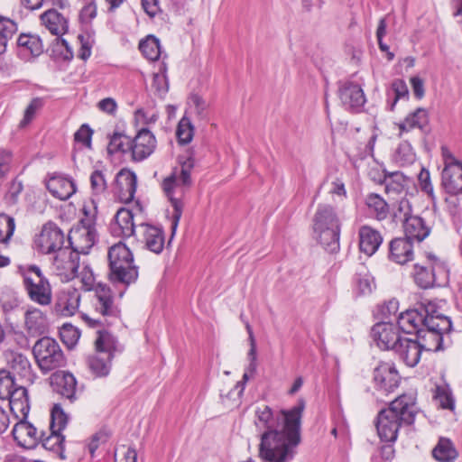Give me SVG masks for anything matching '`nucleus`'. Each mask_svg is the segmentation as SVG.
I'll use <instances>...</instances> for the list:
<instances>
[{"mask_svg":"<svg viewBox=\"0 0 462 462\" xmlns=\"http://www.w3.org/2000/svg\"><path fill=\"white\" fill-rule=\"evenodd\" d=\"M305 402L298 400L288 410L273 414L270 407L262 405L255 411V425L263 430L259 444V457L263 462H291L300 442V427Z\"/></svg>","mask_w":462,"mask_h":462,"instance_id":"1","label":"nucleus"},{"mask_svg":"<svg viewBox=\"0 0 462 462\" xmlns=\"http://www.w3.org/2000/svg\"><path fill=\"white\" fill-rule=\"evenodd\" d=\"M417 413L413 394H402L393 400L387 409L382 410L377 416L376 430L383 441H394L402 425L414 422Z\"/></svg>","mask_w":462,"mask_h":462,"instance_id":"2","label":"nucleus"},{"mask_svg":"<svg viewBox=\"0 0 462 462\" xmlns=\"http://www.w3.org/2000/svg\"><path fill=\"white\" fill-rule=\"evenodd\" d=\"M194 167L192 158H187L181 162L180 170L175 169L171 174L166 177L162 188L173 208L171 232L174 235L182 214V198L191 185L190 172Z\"/></svg>","mask_w":462,"mask_h":462,"instance_id":"3","label":"nucleus"},{"mask_svg":"<svg viewBox=\"0 0 462 462\" xmlns=\"http://www.w3.org/2000/svg\"><path fill=\"white\" fill-rule=\"evenodd\" d=\"M423 310L430 317L426 319L425 327L417 335V342L424 350L439 351L441 349L443 334L451 330V320L439 313L437 304L433 301L424 303Z\"/></svg>","mask_w":462,"mask_h":462,"instance_id":"4","label":"nucleus"},{"mask_svg":"<svg viewBox=\"0 0 462 462\" xmlns=\"http://www.w3.org/2000/svg\"><path fill=\"white\" fill-rule=\"evenodd\" d=\"M316 238L325 250L334 253L339 248L340 221L335 208L319 205L313 219Z\"/></svg>","mask_w":462,"mask_h":462,"instance_id":"5","label":"nucleus"},{"mask_svg":"<svg viewBox=\"0 0 462 462\" xmlns=\"http://www.w3.org/2000/svg\"><path fill=\"white\" fill-rule=\"evenodd\" d=\"M108 261L112 282L130 284L138 277L137 267L134 263V256L125 244L119 242L108 250Z\"/></svg>","mask_w":462,"mask_h":462,"instance_id":"6","label":"nucleus"},{"mask_svg":"<svg viewBox=\"0 0 462 462\" xmlns=\"http://www.w3.org/2000/svg\"><path fill=\"white\" fill-rule=\"evenodd\" d=\"M413 279L415 283L422 288L441 286L448 281V269L444 262L432 254H427L422 263L414 264Z\"/></svg>","mask_w":462,"mask_h":462,"instance_id":"7","label":"nucleus"},{"mask_svg":"<svg viewBox=\"0 0 462 462\" xmlns=\"http://www.w3.org/2000/svg\"><path fill=\"white\" fill-rule=\"evenodd\" d=\"M32 353L43 373L60 367L64 364L63 352L53 338L44 337L39 339L33 346Z\"/></svg>","mask_w":462,"mask_h":462,"instance_id":"8","label":"nucleus"},{"mask_svg":"<svg viewBox=\"0 0 462 462\" xmlns=\"http://www.w3.org/2000/svg\"><path fill=\"white\" fill-rule=\"evenodd\" d=\"M23 283L29 298L42 306L51 302L52 293L49 281L36 265H30L23 274Z\"/></svg>","mask_w":462,"mask_h":462,"instance_id":"9","label":"nucleus"},{"mask_svg":"<svg viewBox=\"0 0 462 462\" xmlns=\"http://www.w3.org/2000/svg\"><path fill=\"white\" fill-rule=\"evenodd\" d=\"M92 305L95 311L101 315V319L92 318L85 313L82 314V319L91 327L105 322L111 323L107 319H116L118 317L119 310L114 303L110 289L106 285L99 284L97 287Z\"/></svg>","mask_w":462,"mask_h":462,"instance_id":"10","label":"nucleus"},{"mask_svg":"<svg viewBox=\"0 0 462 462\" xmlns=\"http://www.w3.org/2000/svg\"><path fill=\"white\" fill-rule=\"evenodd\" d=\"M444 168L441 172V185L451 195L462 194V162L451 151L441 147Z\"/></svg>","mask_w":462,"mask_h":462,"instance_id":"11","label":"nucleus"},{"mask_svg":"<svg viewBox=\"0 0 462 462\" xmlns=\"http://www.w3.org/2000/svg\"><path fill=\"white\" fill-rule=\"evenodd\" d=\"M79 263V255L70 248L65 247L55 255L51 270L61 282H69L75 278Z\"/></svg>","mask_w":462,"mask_h":462,"instance_id":"12","label":"nucleus"},{"mask_svg":"<svg viewBox=\"0 0 462 462\" xmlns=\"http://www.w3.org/2000/svg\"><path fill=\"white\" fill-rule=\"evenodd\" d=\"M63 243L64 234L53 223L45 224L34 240L35 247L42 254L59 253L64 248Z\"/></svg>","mask_w":462,"mask_h":462,"instance_id":"13","label":"nucleus"},{"mask_svg":"<svg viewBox=\"0 0 462 462\" xmlns=\"http://www.w3.org/2000/svg\"><path fill=\"white\" fill-rule=\"evenodd\" d=\"M400 381L401 377L393 364L381 363L374 368V387L382 394L393 393L399 386Z\"/></svg>","mask_w":462,"mask_h":462,"instance_id":"14","label":"nucleus"},{"mask_svg":"<svg viewBox=\"0 0 462 462\" xmlns=\"http://www.w3.org/2000/svg\"><path fill=\"white\" fill-rule=\"evenodd\" d=\"M371 337L376 342V345L384 350H393L402 339L399 333V328L392 320L382 321L374 325Z\"/></svg>","mask_w":462,"mask_h":462,"instance_id":"15","label":"nucleus"},{"mask_svg":"<svg viewBox=\"0 0 462 462\" xmlns=\"http://www.w3.org/2000/svg\"><path fill=\"white\" fill-rule=\"evenodd\" d=\"M430 301V300H423L420 302L419 309L408 310L399 314L396 318L397 325L399 329L403 333L417 335L426 325V319L430 317L428 313L423 310L424 303Z\"/></svg>","mask_w":462,"mask_h":462,"instance_id":"16","label":"nucleus"},{"mask_svg":"<svg viewBox=\"0 0 462 462\" xmlns=\"http://www.w3.org/2000/svg\"><path fill=\"white\" fill-rule=\"evenodd\" d=\"M137 239L152 253L160 254L164 247V234L162 228L150 225L139 224L135 233Z\"/></svg>","mask_w":462,"mask_h":462,"instance_id":"17","label":"nucleus"},{"mask_svg":"<svg viewBox=\"0 0 462 462\" xmlns=\"http://www.w3.org/2000/svg\"><path fill=\"white\" fill-rule=\"evenodd\" d=\"M81 300L80 292L75 288H68L60 291L54 304V312L64 318L75 315L79 308Z\"/></svg>","mask_w":462,"mask_h":462,"instance_id":"18","label":"nucleus"},{"mask_svg":"<svg viewBox=\"0 0 462 462\" xmlns=\"http://www.w3.org/2000/svg\"><path fill=\"white\" fill-rule=\"evenodd\" d=\"M156 147L154 135L147 129L138 131L134 139H131V156L134 161L141 162L149 157Z\"/></svg>","mask_w":462,"mask_h":462,"instance_id":"19","label":"nucleus"},{"mask_svg":"<svg viewBox=\"0 0 462 462\" xmlns=\"http://www.w3.org/2000/svg\"><path fill=\"white\" fill-rule=\"evenodd\" d=\"M137 177L130 170H121L116 178L115 192L120 201L129 203L133 200L136 191Z\"/></svg>","mask_w":462,"mask_h":462,"instance_id":"20","label":"nucleus"},{"mask_svg":"<svg viewBox=\"0 0 462 462\" xmlns=\"http://www.w3.org/2000/svg\"><path fill=\"white\" fill-rule=\"evenodd\" d=\"M4 357L13 373L30 383L33 382L35 376L26 356L13 349H7L4 352Z\"/></svg>","mask_w":462,"mask_h":462,"instance_id":"21","label":"nucleus"},{"mask_svg":"<svg viewBox=\"0 0 462 462\" xmlns=\"http://www.w3.org/2000/svg\"><path fill=\"white\" fill-rule=\"evenodd\" d=\"M12 433L17 444L24 448H33L40 440L36 428L27 419L18 420Z\"/></svg>","mask_w":462,"mask_h":462,"instance_id":"22","label":"nucleus"},{"mask_svg":"<svg viewBox=\"0 0 462 462\" xmlns=\"http://www.w3.org/2000/svg\"><path fill=\"white\" fill-rule=\"evenodd\" d=\"M422 350L420 344L417 340L407 337H402L393 349L400 359L410 367H414L418 365Z\"/></svg>","mask_w":462,"mask_h":462,"instance_id":"23","label":"nucleus"},{"mask_svg":"<svg viewBox=\"0 0 462 462\" xmlns=\"http://www.w3.org/2000/svg\"><path fill=\"white\" fill-rule=\"evenodd\" d=\"M69 241L72 251L79 254H88L95 244V232L86 226L71 229L69 234Z\"/></svg>","mask_w":462,"mask_h":462,"instance_id":"24","label":"nucleus"},{"mask_svg":"<svg viewBox=\"0 0 462 462\" xmlns=\"http://www.w3.org/2000/svg\"><path fill=\"white\" fill-rule=\"evenodd\" d=\"M137 225L134 222L133 212L126 208L117 210L114 222L111 224V232L114 236L130 237L135 236Z\"/></svg>","mask_w":462,"mask_h":462,"instance_id":"25","label":"nucleus"},{"mask_svg":"<svg viewBox=\"0 0 462 462\" xmlns=\"http://www.w3.org/2000/svg\"><path fill=\"white\" fill-rule=\"evenodd\" d=\"M338 96L343 106L347 109L359 110L366 101L361 87L351 82L340 87Z\"/></svg>","mask_w":462,"mask_h":462,"instance_id":"26","label":"nucleus"},{"mask_svg":"<svg viewBox=\"0 0 462 462\" xmlns=\"http://www.w3.org/2000/svg\"><path fill=\"white\" fill-rule=\"evenodd\" d=\"M412 242L404 237L394 238L389 245V259L398 264H405L413 260Z\"/></svg>","mask_w":462,"mask_h":462,"instance_id":"27","label":"nucleus"},{"mask_svg":"<svg viewBox=\"0 0 462 462\" xmlns=\"http://www.w3.org/2000/svg\"><path fill=\"white\" fill-rule=\"evenodd\" d=\"M46 188L54 198L60 200L69 199L76 192L73 180L61 175L50 177L46 181Z\"/></svg>","mask_w":462,"mask_h":462,"instance_id":"28","label":"nucleus"},{"mask_svg":"<svg viewBox=\"0 0 462 462\" xmlns=\"http://www.w3.org/2000/svg\"><path fill=\"white\" fill-rule=\"evenodd\" d=\"M40 18L42 25L52 35L60 37L68 32V19L55 9L45 11Z\"/></svg>","mask_w":462,"mask_h":462,"instance_id":"29","label":"nucleus"},{"mask_svg":"<svg viewBox=\"0 0 462 462\" xmlns=\"http://www.w3.org/2000/svg\"><path fill=\"white\" fill-rule=\"evenodd\" d=\"M5 400L9 401L10 411L15 419L18 420L27 419L30 411V404L28 392L25 387H16L13 394Z\"/></svg>","mask_w":462,"mask_h":462,"instance_id":"30","label":"nucleus"},{"mask_svg":"<svg viewBox=\"0 0 462 462\" xmlns=\"http://www.w3.org/2000/svg\"><path fill=\"white\" fill-rule=\"evenodd\" d=\"M360 251L368 256L373 255L383 242L381 234L369 226H362L358 231Z\"/></svg>","mask_w":462,"mask_h":462,"instance_id":"31","label":"nucleus"},{"mask_svg":"<svg viewBox=\"0 0 462 462\" xmlns=\"http://www.w3.org/2000/svg\"><path fill=\"white\" fill-rule=\"evenodd\" d=\"M24 323L27 332L32 336L45 333L48 327L45 313L37 308H31L25 311Z\"/></svg>","mask_w":462,"mask_h":462,"instance_id":"32","label":"nucleus"},{"mask_svg":"<svg viewBox=\"0 0 462 462\" xmlns=\"http://www.w3.org/2000/svg\"><path fill=\"white\" fill-rule=\"evenodd\" d=\"M405 237L412 242L416 240L421 242L429 234L430 229L425 226L421 217L418 216L410 217L402 222Z\"/></svg>","mask_w":462,"mask_h":462,"instance_id":"33","label":"nucleus"},{"mask_svg":"<svg viewBox=\"0 0 462 462\" xmlns=\"http://www.w3.org/2000/svg\"><path fill=\"white\" fill-rule=\"evenodd\" d=\"M54 382L57 386V392L60 395L69 401L76 399L77 381L72 374L62 373L56 374Z\"/></svg>","mask_w":462,"mask_h":462,"instance_id":"34","label":"nucleus"},{"mask_svg":"<svg viewBox=\"0 0 462 462\" xmlns=\"http://www.w3.org/2000/svg\"><path fill=\"white\" fill-rule=\"evenodd\" d=\"M428 123V112L424 108H417L414 112L408 115L405 119L398 124L400 135L404 132H410L414 128L422 129Z\"/></svg>","mask_w":462,"mask_h":462,"instance_id":"35","label":"nucleus"},{"mask_svg":"<svg viewBox=\"0 0 462 462\" xmlns=\"http://www.w3.org/2000/svg\"><path fill=\"white\" fill-rule=\"evenodd\" d=\"M17 45L21 51L35 57L39 56L43 51L42 40L35 34H21L18 37Z\"/></svg>","mask_w":462,"mask_h":462,"instance_id":"36","label":"nucleus"},{"mask_svg":"<svg viewBox=\"0 0 462 462\" xmlns=\"http://www.w3.org/2000/svg\"><path fill=\"white\" fill-rule=\"evenodd\" d=\"M385 192L388 195H401L405 192L411 180L401 172L392 173L384 180Z\"/></svg>","mask_w":462,"mask_h":462,"instance_id":"37","label":"nucleus"},{"mask_svg":"<svg viewBox=\"0 0 462 462\" xmlns=\"http://www.w3.org/2000/svg\"><path fill=\"white\" fill-rule=\"evenodd\" d=\"M433 457L441 462H452L457 457V451L452 442L446 438H440L432 451Z\"/></svg>","mask_w":462,"mask_h":462,"instance_id":"38","label":"nucleus"},{"mask_svg":"<svg viewBox=\"0 0 462 462\" xmlns=\"http://www.w3.org/2000/svg\"><path fill=\"white\" fill-rule=\"evenodd\" d=\"M365 204L374 214L376 219L383 220L388 217L389 206L387 202L379 195L371 193L365 199Z\"/></svg>","mask_w":462,"mask_h":462,"instance_id":"39","label":"nucleus"},{"mask_svg":"<svg viewBox=\"0 0 462 462\" xmlns=\"http://www.w3.org/2000/svg\"><path fill=\"white\" fill-rule=\"evenodd\" d=\"M111 357L97 352L88 358V367L96 376H106L111 368Z\"/></svg>","mask_w":462,"mask_h":462,"instance_id":"40","label":"nucleus"},{"mask_svg":"<svg viewBox=\"0 0 462 462\" xmlns=\"http://www.w3.org/2000/svg\"><path fill=\"white\" fill-rule=\"evenodd\" d=\"M64 439L65 438L61 435V432L56 430H51L50 435L47 437H44L43 434L40 435L42 447L45 449L58 453L63 459L65 458L63 455Z\"/></svg>","mask_w":462,"mask_h":462,"instance_id":"41","label":"nucleus"},{"mask_svg":"<svg viewBox=\"0 0 462 462\" xmlns=\"http://www.w3.org/2000/svg\"><path fill=\"white\" fill-rule=\"evenodd\" d=\"M95 345L97 352L111 358L116 349V340L107 331H98V337L96 339Z\"/></svg>","mask_w":462,"mask_h":462,"instance_id":"42","label":"nucleus"},{"mask_svg":"<svg viewBox=\"0 0 462 462\" xmlns=\"http://www.w3.org/2000/svg\"><path fill=\"white\" fill-rule=\"evenodd\" d=\"M142 53L150 60H156L161 55V45L159 39L153 35L147 36L139 44Z\"/></svg>","mask_w":462,"mask_h":462,"instance_id":"43","label":"nucleus"},{"mask_svg":"<svg viewBox=\"0 0 462 462\" xmlns=\"http://www.w3.org/2000/svg\"><path fill=\"white\" fill-rule=\"evenodd\" d=\"M131 151V139L119 133H115L109 141L108 146H107V152L110 154L116 153V152H122L126 153L130 152Z\"/></svg>","mask_w":462,"mask_h":462,"instance_id":"44","label":"nucleus"},{"mask_svg":"<svg viewBox=\"0 0 462 462\" xmlns=\"http://www.w3.org/2000/svg\"><path fill=\"white\" fill-rule=\"evenodd\" d=\"M75 278L79 279L85 291H91L95 285V275L92 268L85 262L79 263V267Z\"/></svg>","mask_w":462,"mask_h":462,"instance_id":"45","label":"nucleus"},{"mask_svg":"<svg viewBox=\"0 0 462 462\" xmlns=\"http://www.w3.org/2000/svg\"><path fill=\"white\" fill-rule=\"evenodd\" d=\"M15 229L14 219L6 214H0V244L6 245Z\"/></svg>","mask_w":462,"mask_h":462,"instance_id":"46","label":"nucleus"},{"mask_svg":"<svg viewBox=\"0 0 462 462\" xmlns=\"http://www.w3.org/2000/svg\"><path fill=\"white\" fill-rule=\"evenodd\" d=\"M90 187L92 195L99 197L103 195L107 189L106 174L103 171L96 170L90 175Z\"/></svg>","mask_w":462,"mask_h":462,"instance_id":"47","label":"nucleus"},{"mask_svg":"<svg viewBox=\"0 0 462 462\" xmlns=\"http://www.w3.org/2000/svg\"><path fill=\"white\" fill-rule=\"evenodd\" d=\"M68 420V415L64 412L61 406L55 404L51 413L50 430L61 432L65 429Z\"/></svg>","mask_w":462,"mask_h":462,"instance_id":"48","label":"nucleus"},{"mask_svg":"<svg viewBox=\"0 0 462 462\" xmlns=\"http://www.w3.org/2000/svg\"><path fill=\"white\" fill-rule=\"evenodd\" d=\"M411 212L412 208L410 199L403 197L393 206V216L396 221L403 222L406 218L414 216Z\"/></svg>","mask_w":462,"mask_h":462,"instance_id":"49","label":"nucleus"},{"mask_svg":"<svg viewBox=\"0 0 462 462\" xmlns=\"http://www.w3.org/2000/svg\"><path fill=\"white\" fill-rule=\"evenodd\" d=\"M356 285L360 294H369L374 288V278L368 272L359 273L356 278Z\"/></svg>","mask_w":462,"mask_h":462,"instance_id":"50","label":"nucleus"},{"mask_svg":"<svg viewBox=\"0 0 462 462\" xmlns=\"http://www.w3.org/2000/svg\"><path fill=\"white\" fill-rule=\"evenodd\" d=\"M14 389V378L11 376L10 372L2 370L0 371V399L5 400L13 394Z\"/></svg>","mask_w":462,"mask_h":462,"instance_id":"51","label":"nucleus"},{"mask_svg":"<svg viewBox=\"0 0 462 462\" xmlns=\"http://www.w3.org/2000/svg\"><path fill=\"white\" fill-rule=\"evenodd\" d=\"M60 334L62 342L69 348L73 347L80 337L79 329L72 325H64Z\"/></svg>","mask_w":462,"mask_h":462,"instance_id":"52","label":"nucleus"},{"mask_svg":"<svg viewBox=\"0 0 462 462\" xmlns=\"http://www.w3.org/2000/svg\"><path fill=\"white\" fill-rule=\"evenodd\" d=\"M176 134L182 143H188L193 136V126L189 118L183 117L179 122Z\"/></svg>","mask_w":462,"mask_h":462,"instance_id":"53","label":"nucleus"},{"mask_svg":"<svg viewBox=\"0 0 462 462\" xmlns=\"http://www.w3.org/2000/svg\"><path fill=\"white\" fill-rule=\"evenodd\" d=\"M97 16L96 1L83 2V6L79 12V21L85 26L91 24L93 19Z\"/></svg>","mask_w":462,"mask_h":462,"instance_id":"54","label":"nucleus"},{"mask_svg":"<svg viewBox=\"0 0 462 462\" xmlns=\"http://www.w3.org/2000/svg\"><path fill=\"white\" fill-rule=\"evenodd\" d=\"M419 185L422 191H424L431 199L432 202L435 203V194L433 185L430 180V174L428 170L422 168L418 176Z\"/></svg>","mask_w":462,"mask_h":462,"instance_id":"55","label":"nucleus"},{"mask_svg":"<svg viewBox=\"0 0 462 462\" xmlns=\"http://www.w3.org/2000/svg\"><path fill=\"white\" fill-rule=\"evenodd\" d=\"M397 159L402 164H411L415 160V153L411 145L407 143H402L396 151Z\"/></svg>","mask_w":462,"mask_h":462,"instance_id":"56","label":"nucleus"},{"mask_svg":"<svg viewBox=\"0 0 462 462\" xmlns=\"http://www.w3.org/2000/svg\"><path fill=\"white\" fill-rule=\"evenodd\" d=\"M17 31V24L11 19L0 16V39L7 41L13 37Z\"/></svg>","mask_w":462,"mask_h":462,"instance_id":"57","label":"nucleus"},{"mask_svg":"<svg viewBox=\"0 0 462 462\" xmlns=\"http://www.w3.org/2000/svg\"><path fill=\"white\" fill-rule=\"evenodd\" d=\"M391 91L394 95L393 101L391 104L390 109L393 110L397 101L401 98H405L408 96V88L402 79H395L391 86Z\"/></svg>","mask_w":462,"mask_h":462,"instance_id":"58","label":"nucleus"},{"mask_svg":"<svg viewBox=\"0 0 462 462\" xmlns=\"http://www.w3.org/2000/svg\"><path fill=\"white\" fill-rule=\"evenodd\" d=\"M137 453L134 448L122 446L116 450L115 462H136Z\"/></svg>","mask_w":462,"mask_h":462,"instance_id":"59","label":"nucleus"},{"mask_svg":"<svg viewBox=\"0 0 462 462\" xmlns=\"http://www.w3.org/2000/svg\"><path fill=\"white\" fill-rule=\"evenodd\" d=\"M42 101L40 98H33L31 103L28 105L24 111V116L23 120L20 122V126L24 127L28 124L32 122L36 112L42 107Z\"/></svg>","mask_w":462,"mask_h":462,"instance_id":"60","label":"nucleus"},{"mask_svg":"<svg viewBox=\"0 0 462 462\" xmlns=\"http://www.w3.org/2000/svg\"><path fill=\"white\" fill-rule=\"evenodd\" d=\"M189 102L194 106L195 111L200 118L206 117V111L208 107V103L198 94H192L189 97Z\"/></svg>","mask_w":462,"mask_h":462,"instance_id":"61","label":"nucleus"},{"mask_svg":"<svg viewBox=\"0 0 462 462\" xmlns=\"http://www.w3.org/2000/svg\"><path fill=\"white\" fill-rule=\"evenodd\" d=\"M92 130L87 125H83L79 127V129L75 133L74 138L78 143H81L86 147L90 148L91 146V137H92Z\"/></svg>","mask_w":462,"mask_h":462,"instance_id":"62","label":"nucleus"},{"mask_svg":"<svg viewBox=\"0 0 462 462\" xmlns=\"http://www.w3.org/2000/svg\"><path fill=\"white\" fill-rule=\"evenodd\" d=\"M23 190V184L20 181L12 183L5 199L8 205H15L18 202V198Z\"/></svg>","mask_w":462,"mask_h":462,"instance_id":"63","label":"nucleus"},{"mask_svg":"<svg viewBox=\"0 0 462 462\" xmlns=\"http://www.w3.org/2000/svg\"><path fill=\"white\" fill-rule=\"evenodd\" d=\"M394 457V449L393 446L386 445L374 455L372 462H391Z\"/></svg>","mask_w":462,"mask_h":462,"instance_id":"64","label":"nucleus"}]
</instances>
